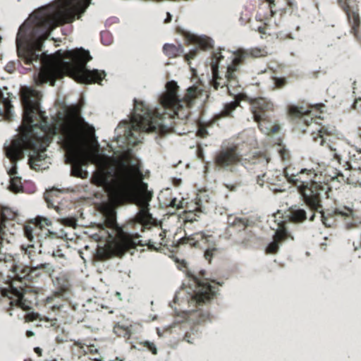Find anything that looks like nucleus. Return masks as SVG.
I'll return each mask as SVG.
<instances>
[{"instance_id": "1", "label": "nucleus", "mask_w": 361, "mask_h": 361, "mask_svg": "<svg viewBox=\"0 0 361 361\" xmlns=\"http://www.w3.org/2000/svg\"><path fill=\"white\" fill-rule=\"evenodd\" d=\"M90 1L56 0L33 11L20 25L16 37L18 55L27 65L39 61V76L44 82H51L54 85L56 79L68 75L78 82L101 84L106 77L104 71L87 68L92 56L82 48L65 52L59 50L54 55L39 54L51 32L56 27L74 21L75 16L84 12Z\"/></svg>"}, {"instance_id": "2", "label": "nucleus", "mask_w": 361, "mask_h": 361, "mask_svg": "<svg viewBox=\"0 0 361 361\" xmlns=\"http://www.w3.org/2000/svg\"><path fill=\"white\" fill-rule=\"evenodd\" d=\"M114 176L115 188L111 199L117 204H135L139 207L136 222L141 228L150 217L149 202L152 192L147 183L143 182L144 176L140 160L130 153L120 158H106L99 166L92 176L95 185H108Z\"/></svg>"}, {"instance_id": "3", "label": "nucleus", "mask_w": 361, "mask_h": 361, "mask_svg": "<svg viewBox=\"0 0 361 361\" xmlns=\"http://www.w3.org/2000/svg\"><path fill=\"white\" fill-rule=\"evenodd\" d=\"M41 96L35 90H27L23 94L24 111L20 136L6 148V157L13 163L23 158L25 150H31L28 161L30 168L36 171L44 168L47 147L59 132L56 125L49 123L45 112L40 109Z\"/></svg>"}, {"instance_id": "4", "label": "nucleus", "mask_w": 361, "mask_h": 361, "mask_svg": "<svg viewBox=\"0 0 361 361\" xmlns=\"http://www.w3.org/2000/svg\"><path fill=\"white\" fill-rule=\"evenodd\" d=\"M166 91L160 97V103L164 111H150L142 102L135 100L134 113L131 118V129L127 135L131 141L135 133H155L164 135L174 131L175 117L181 120L187 119L190 115V108L195 100L201 94V90L196 86L190 87L184 97L180 99L178 92L179 87L173 81L166 85Z\"/></svg>"}, {"instance_id": "5", "label": "nucleus", "mask_w": 361, "mask_h": 361, "mask_svg": "<svg viewBox=\"0 0 361 361\" xmlns=\"http://www.w3.org/2000/svg\"><path fill=\"white\" fill-rule=\"evenodd\" d=\"M294 179V185L297 187L305 204L310 210L318 211L322 206V198L328 197L331 190L328 183L322 182V174H318L314 169H302L296 173L287 171Z\"/></svg>"}, {"instance_id": "6", "label": "nucleus", "mask_w": 361, "mask_h": 361, "mask_svg": "<svg viewBox=\"0 0 361 361\" xmlns=\"http://www.w3.org/2000/svg\"><path fill=\"white\" fill-rule=\"evenodd\" d=\"M63 147L66 151V162L71 164V175L80 178H87L88 173L82 166L86 164L85 155L86 140L79 127L67 125L62 128Z\"/></svg>"}, {"instance_id": "7", "label": "nucleus", "mask_w": 361, "mask_h": 361, "mask_svg": "<svg viewBox=\"0 0 361 361\" xmlns=\"http://www.w3.org/2000/svg\"><path fill=\"white\" fill-rule=\"evenodd\" d=\"M21 248L25 250V254L30 259L31 267L23 264L13 266L12 275L8 276V279L6 281L13 282L15 284L20 283L19 285L25 286H27V282L35 281L43 273L51 276L54 269L49 263L35 264L34 257L36 255V252L33 245H28L26 248L22 245Z\"/></svg>"}, {"instance_id": "8", "label": "nucleus", "mask_w": 361, "mask_h": 361, "mask_svg": "<svg viewBox=\"0 0 361 361\" xmlns=\"http://www.w3.org/2000/svg\"><path fill=\"white\" fill-rule=\"evenodd\" d=\"M223 59L224 56L220 51L212 54L210 66L213 76V86L216 90L226 87L231 95H238L240 93L241 87L239 84L238 75L241 66L235 64V61L233 59L231 63L227 67L224 77H221L219 75V64Z\"/></svg>"}, {"instance_id": "9", "label": "nucleus", "mask_w": 361, "mask_h": 361, "mask_svg": "<svg viewBox=\"0 0 361 361\" xmlns=\"http://www.w3.org/2000/svg\"><path fill=\"white\" fill-rule=\"evenodd\" d=\"M189 286H193V294L190 302L197 306L209 302L216 294V286L209 284L208 279L205 278L206 271H200L198 273L188 272Z\"/></svg>"}, {"instance_id": "10", "label": "nucleus", "mask_w": 361, "mask_h": 361, "mask_svg": "<svg viewBox=\"0 0 361 361\" xmlns=\"http://www.w3.org/2000/svg\"><path fill=\"white\" fill-rule=\"evenodd\" d=\"M317 211L321 214L322 223L326 227H331L336 219H341L343 221L346 228L350 229L356 227L361 224V219L357 216L356 211L346 206L337 207L333 209H326V211ZM313 213L310 217V221L314 219L316 211L311 210Z\"/></svg>"}, {"instance_id": "11", "label": "nucleus", "mask_w": 361, "mask_h": 361, "mask_svg": "<svg viewBox=\"0 0 361 361\" xmlns=\"http://www.w3.org/2000/svg\"><path fill=\"white\" fill-rule=\"evenodd\" d=\"M278 2L276 0H265L259 6L256 20L262 23L257 27L259 33L271 35L279 27L280 20H276Z\"/></svg>"}, {"instance_id": "12", "label": "nucleus", "mask_w": 361, "mask_h": 361, "mask_svg": "<svg viewBox=\"0 0 361 361\" xmlns=\"http://www.w3.org/2000/svg\"><path fill=\"white\" fill-rule=\"evenodd\" d=\"M128 226L118 228L115 240V249L117 252L122 255L131 249L135 248L137 246L148 245L150 250H158L161 245H164L163 242L154 243L150 240L147 243H144L140 240V235L137 233H130L127 231Z\"/></svg>"}, {"instance_id": "13", "label": "nucleus", "mask_w": 361, "mask_h": 361, "mask_svg": "<svg viewBox=\"0 0 361 361\" xmlns=\"http://www.w3.org/2000/svg\"><path fill=\"white\" fill-rule=\"evenodd\" d=\"M243 159L242 154L235 145L223 148L218 151L213 159L214 169L218 171L233 172V169Z\"/></svg>"}, {"instance_id": "14", "label": "nucleus", "mask_w": 361, "mask_h": 361, "mask_svg": "<svg viewBox=\"0 0 361 361\" xmlns=\"http://www.w3.org/2000/svg\"><path fill=\"white\" fill-rule=\"evenodd\" d=\"M182 242L192 247L204 249V257L209 263L219 253L215 238L212 235H205L203 232L195 233L188 238H183Z\"/></svg>"}, {"instance_id": "15", "label": "nucleus", "mask_w": 361, "mask_h": 361, "mask_svg": "<svg viewBox=\"0 0 361 361\" xmlns=\"http://www.w3.org/2000/svg\"><path fill=\"white\" fill-rule=\"evenodd\" d=\"M5 283L6 287H0V293L2 296L11 299V306H18L23 310L31 309V302L25 298V295L30 288L28 286H23L11 281H6Z\"/></svg>"}, {"instance_id": "16", "label": "nucleus", "mask_w": 361, "mask_h": 361, "mask_svg": "<svg viewBox=\"0 0 361 361\" xmlns=\"http://www.w3.org/2000/svg\"><path fill=\"white\" fill-rule=\"evenodd\" d=\"M338 4L345 13L350 32L356 38H359L361 28V16L360 7L356 0H338Z\"/></svg>"}, {"instance_id": "17", "label": "nucleus", "mask_w": 361, "mask_h": 361, "mask_svg": "<svg viewBox=\"0 0 361 361\" xmlns=\"http://www.w3.org/2000/svg\"><path fill=\"white\" fill-rule=\"evenodd\" d=\"M180 33L184 37L187 44H192L197 46L188 54H183L185 61L189 65L190 61L199 54L200 50L207 51L213 48L212 39L207 36H197L185 30H181Z\"/></svg>"}, {"instance_id": "18", "label": "nucleus", "mask_w": 361, "mask_h": 361, "mask_svg": "<svg viewBox=\"0 0 361 361\" xmlns=\"http://www.w3.org/2000/svg\"><path fill=\"white\" fill-rule=\"evenodd\" d=\"M50 225L51 221L49 219L38 216L24 225V235L31 242L35 241V239L39 241L42 238L46 237L49 233L47 226Z\"/></svg>"}, {"instance_id": "19", "label": "nucleus", "mask_w": 361, "mask_h": 361, "mask_svg": "<svg viewBox=\"0 0 361 361\" xmlns=\"http://www.w3.org/2000/svg\"><path fill=\"white\" fill-rule=\"evenodd\" d=\"M250 108L255 121L259 122L267 118V113L274 111V104L265 98L259 97L250 101Z\"/></svg>"}, {"instance_id": "20", "label": "nucleus", "mask_w": 361, "mask_h": 361, "mask_svg": "<svg viewBox=\"0 0 361 361\" xmlns=\"http://www.w3.org/2000/svg\"><path fill=\"white\" fill-rule=\"evenodd\" d=\"M324 105L319 104L315 106H311L307 109H305L304 107H298L295 106H290L288 108V114L292 118H299L302 120L304 123L307 125H309V121L307 119V117L309 116H314L317 117L319 114L322 112V108H324Z\"/></svg>"}, {"instance_id": "21", "label": "nucleus", "mask_w": 361, "mask_h": 361, "mask_svg": "<svg viewBox=\"0 0 361 361\" xmlns=\"http://www.w3.org/2000/svg\"><path fill=\"white\" fill-rule=\"evenodd\" d=\"M276 230L274 235L273 242L270 243L266 249V252L269 254H275L278 252L279 244L286 240L289 237V233L286 227V222L281 221L277 224V228H272Z\"/></svg>"}, {"instance_id": "22", "label": "nucleus", "mask_w": 361, "mask_h": 361, "mask_svg": "<svg viewBox=\"0 0 361 361\" xmlns=\"http://www.w3.org/2000/svg\"><path fill=\"white\" fill-rule=\"evenodd\" d=\"M56 290L46 299V303L51 304L54 299L61 300V297L70 290L71 284L67 276L64 274H60L53 280Z\"/></svg>"}, {"instance_id": "23", "label": "nucleus", "mask_w": 361, "mask_h": 361, "mask_svg": "<svg viewBox=\"0 0 361 361\" xmlns=\"http://www.w3.org/2000/svg\"><path fill=\"white\" fill-rule=\"evenodd\" d=\"M4 90L7 91L8 88L4 87ZM11 94L8 92H6L5 94L0 89V121L4 119L8 121H11L13 116L11 109L13 106L10 100Z\"/></svg>"}, {"instance_id": "24", "label": "nucleus", "mask_w": 361, "mask_h": 361, "mask_svg": "<svg viewBox=\"0 0 361 361\" xmlns=\"http://www.w3.org/2000/svg\"><path fill=\"white\" fill-rule=\"evenodd\" d=\"M110 183L108 185H99V187L109 188L110 189L109 192V200L110 202L103 203L100 207V211L103 214L104 218L108 216H113L114 215H116V212L115 210V207L118 206H121V204H117L113 202L111 199V193L113 192L115 188L114 183V176L111 177Z\"/></svg>"}, {"instance_id": "25", "label": "nucleus", "mask_w": 361, "mask_h": 361, "mask_svg": "<svg viewBox=\"0 0 361 361\" xmlns=\"http://www.w3.org/2000/svg\"><path fill=\"white\" fill-rule=\"evenodd\" d=\"M110 183L108 185H99V187L109 188L110 189L109 192V200L110 202L103 203L100 207V211L103 214L104 218L108 216H113L114 215H116V212L115 210V207L118 206H121V204H117L113 202L111 199V193L113 192L115 188L114 183V176L111 177Z\"/></svg>"}, {"instance_id": "26", "label": "nucleus", "mask_w": 361, "mask_h": 361, "mask_svg": "<svg viewBox=\"0 0 361 361\" xmlns=\"http://www.w3.org/2000/svg\"><path fill=\"white\" fill-rule=\"evenodd\" d=\"M264 56V51L258 48L249 50H238L235 54L233 60L235 64L243 65L245 61L250 58H259Z\"/></svg>"}, {"instance_id": "27", "label": "nucleus", "mask_w": 361, "mask_h": 361, "mask_svg": "<svg viewBox=\"0 0 361 361\" xmlns=\"http://www.w3.org/2000/svg\"><path fill=\"white\" fill-rule=\"evenodd\" d=\"M240 105V102L235 100L224 105V109L218 114L214 116L212 119L208 121L205 126L210 127L217 121L225 117H232V112Z\"/></svg>"}, {"instance_id": "28", "label": "nucleus", "mask_w": 361, "mask_h": 361, "mask_svg": "<svg viewBox=\"0 0 361 361\" xmlns=\"http://www.w3.org/2000/svg\"><path fill=\"white\" fill-rule=\"evenodd\" d=\"M282 177L283 175L280 171L276 170L274 171H269V173L258 175L257 177V183L260 186H263L265 183L274 185L277 184V182L281 180Z\"/></svg>"}, {"instance_id": "29", "label": "nucleus", "mask_w": 361, "mask_h": 361, "mask_svg": "<svg viewBox=\"0 0 361 361\" xmlns=\"http://www.w3.org/2000/svg\"><path fill=\"white\" fill-rule=\"evenodd\" d=\"M16 231L15 226L0 223V245L9 243L13 238Z\"/></svg>"}, {"instance_id": "30", "label": "nucleus", "mask_w": 361, "mask_h": 361, "mask_svg": "<svg viewBox=\"0 0 361 361\" xmlns=\"http://www.w3.org/2000/svg\"><path fill=\"white\" fill-rule=\"evenodd\" d=\"M331 133L325 126H319L318 129L311 133V136L314 142H318L319 145L324 146L326 143L329 146L327 141Z\"/></svg>"}, {"instance_id": "31", "label": "nucleus", "mask_w": 361, "mask_h": 361, "mask_svg": "<svg viewBox=\"0 0 361 361\" xmlns=\"http://www.w3.org/2000/svg\"><path fill=\"white\" fill-rule=\"evenodd\" d=\"M164 54L169 59H174L180 56L184 53V48L181 44H173L166 43L163 46Z\"/></svg>"}, {"instance_id": "32", "label": "nucleus", "mask_w": 361, "mask_h": 361, "mask_svg": "<svg viewBox=\"0 0 361 361\" xmlns=\"http://www.w3.org/2000/svg\"><path fill=\"white\" fill-rule=\"evenodd\" d=\"M133 325H126L124 324L117 323L114 326V332L118 337H123L126 341H128L132 334L133 331Z\"/></svg>"}, {"instance_id": "33", "label": "nucleus", "mask_w": 361, "mask_h": 361, "mask_svg": "<svg viewBox=\"0 0 361 361\" xmlns=\"http://www.w3.org/2000/svg\"><path fill=\"white\" fill-rule=\"evenodd\" d=\"M18 213L9 207H4L1 210L0 223L15 226L13 221L18 218Z\"/></svg>"}, {"instance_id": "34", "label": "nucleus", "mask_w": 361, "mask_h": 361, "mask_svg": "<svg viewBox=\"0 0 361 361\" xmlns=\"http://www.w3.org/2000/svg\"><path fill=\"white\" fill-rule=\"evenodd\" d=\"M257 123L260 130L267 135L274 134L277 133L280 129V127L278 125H271L269 122L267 121V118Z\"/></svg>"}, {"instance_id": "35", "label": "nucleus", "mask_w": 361, "mask_h": 361, "mask_svg": "<svg viewBox=\"0 0 361 361\" xmlns=\"http://www.w3.org/2000/svg\"><path fill=\"white\" fill-rule=\"evenodd\" d=\"M307 219L306 212L302 209H291L290 220L293 223H301Z\"/></svg>"}, {"instance_id": "36", "label": "nucleus", "mask_w": 361, "mask_h": 361, "mask_svg": "<svg viewBox=\"0 0 361 361\" xmlns=\"http://www.w3.org/2000/svg\"><path fill=\"white\" fill-rule=\"evenodd\" d=\"M229 226L239 231H243L248 226V220L244 218L235 217L232 222L229 223Z\"/></svg>"}, {"instance_id": "37", "label": "nucleus", "mask_w": 361, "mask_h": 361, "mask_svg": "<svg viewBox=\"0 0 361 361\" xmlns=\"http://www.w3.org/2000/svg\"><path fill=\"white\" fill-rule=\"evenodd\" d=\"M242 180L240 176H236L235 180L232 182L229 180H226L223 185L231 192H235L238 188L242 185Z\"/></svg>"}, {"instance_id": "38", "label": "nucleus", "mask_w": 361, "mask_h": 361, "mask_svg": "<svg viewBox=\"0 0 361 361\" xmlns=\"http://www.w3.org/2000/svg\"><path fill=\"white\" fill-rule=\"evenodd\" d=\"M21 188L22 185L20 178L18 177L11 178L9 185L10 190L14 192H18L21 190Z\"/></svg>"}, {"instance_id": "39", "label": "nucleus", "mask_w": 361, "mask_h": 361, "mask_svg": "<svg viewBox=\"0 0 361 361\" xmlns=\"http://www.w3.org/2000/svg\"><path fill=\"white\" fill-rule=\"evenodd\" d=\"M279 154L283 162H288L290 159V152L283 145H280L278 150Z\"/></svg>"}, {"instance_id": "40", "label": "nucleus", "mask_w": 361, "mask_h": 361, "mask_svg": "<svg viewBox=\"0 0 361 361\" xmlns=\"http://www.w3.org/2000/svg\"><path fill=\"white\" fill-rule=\"evenodd\" d=\"M193 315L195 317H197V322L198 324L204 322L209 319V314L208 312H202L200 310H196L193 312Z\"/></svg>"}, {"instance_id": "41", "label": "nucleus", "mask_w": 361, "mask_h": 361, "mask_svg": "<svg viewBox=\"0 0 361 361\" xmlns=\"http://www.w3.org/2000/svg\"><path fill=\"white\" fill-rule=\"evenodd\" d=\"M140 344L146 348L149 351H150L153 355L157 354V348L154 343L150 341H144L140 343Z\"/></svg>"}, {"instance_id": "42", "label": "nucleus", "mask_w": 361, "mask_h": 361, "mask_svg": "<svg viewBox=\"0 0 361 361\" xmlns=\"http://www.w3.org/2000/svg\"><path fill=\"white\" fill-rule=\"evenodd\" d=\"M101 42L104 45H109L111 43V36L109 32H101Z\"/></svg>"}, {"instance_id": "43", "label": "nucleus", "mask_w": 361, "mask_h": 361, "mask_svg": "<svg viewBox=\"0 0 361 361\" xmlns=\"http://www.w3.org/2000/svg\"><path fill=\"white\" fill-rule=\"evenodd\" d=\"M355 162L350 159V161H348L345 162V165L348 166L346 169H348L351 171H353V172H358V173H361V168L360 166H358L357 167L355 165Z\"/></svg>"}, {"instance_id": "44", "label": "nucleus", "mask_w": 361, "mask_h": 361, "mask_svg": "<svg viewBox=\"0 0 361 361\" xmlns=\"http://www.w3.org/2000/svg\"><path fill=\"white\" fill-rule=\"evenodd\" d=\"M288 169L290 170V173H296L298 171H295V169L291 166H287L283 170L284 176L287 178L288 181L292 184H294V183H295L294 179L292 178V177L287 173L288 172L287 171Z\"/></svg>"}, {"instance_id": "45", "label": "nucleus", "mask_w": 361, "mask_h": 361, "mask_svg": "<svg viewBox=\"0 0 361 361\" xmlns=\"http://www.w3.org/2000/svg\"><path fill=\"white\" fill-rule=\"evenodd\" d=\"M63 295L61 297V300L59 299H54L51 304H47L53 310H59L63 306Z\"/></svg>"}, {"instance_id": "46", "label": "nucleus", "mask_w": 361, "mask_h": 361, "mask_svg": "<svg viewBox=\"0 0 361 361\" xmlns=\"http://www.w3.org/2000/svg\"><path fill=\"white\" fill-rule=\"evenodd\" d=\"M116 215H114L113 216H108L105 218V223L108 227L114 228L116 226Z\"/></svg>"}, {"instance_id": "47", "label": "nucleus", "mask_w": 361, "mask_h": 361, "mask_svg": "<svg viewBox=\"0 0 361 361\" xmlns=\"http://www.w3.org/2000/svg\"><path fill=\"white\" fill-rule=\"evenodd\" d=\"M274 83L277 88H281L287 84V80L285 78H275Z\"/></svg>"}, {"instance_id": "48", "label": "nucleus", "mask_w": 361, "mask_h": 361, "mask_svg": "<svg viewBox=\"0 0 361 361\" xmlns=\"http://www.w3.org/2000/svg\"><path fill=\"white\" fill-rule=\"evenodd\" d=\"M170 206L172 207H174L177 209L183 208V201L182 200L179 201L176 198H173L170 202Z\"/></svg>"}, {"instance_id": "49", "label": "nucleus", "mask_w": 361, "mask_h": 361, "mask_svg": "<svg viewBox=\"0 0 361 361\" xmlns=\"http://www.w3.org/2000/svg\"><path fill=\"white\" fill-rule=\"evenodd\" d=\"M196 216H197L196 214H195L192 212L190 211L188 212H186L185 213V221H190V222H193L194 221H197Z\"/></svg>"}, {"instance_id": "50", "label": "nucleus", "mask_w": 361, "mask_h": 361, "mask_svg": "<svg viewBox=\"0 0 361 361\" xmlns=\"http://www.w3.org/2000/svg\"><path fill=\"white\" fill-rule=\"evenodd\" d=\"M192 335H195V334L192 331L185 333L184 336V340L189 343H192V340H194L195 338H192Z\"/></svg>"}, {"instance_id": "51", "label": "nucleus", "mask_w": 361, "mask_h": 361, "mask_svg": "<svg viewBox=\"0 0 361 361\" xmlns=\"http://www.w3.org/2000/svg\"><path fill=\"white\" fill-rule=\"evenodd\" d=\"M16 162H17V161H16V162L13 163V162L11 161V163L13 164V166H12V168H11V169L9 170V171H8V173H9V175H11V176H13V175H15V174H16V173H17V167H16Z\"/></svg>"}, {"instance_id": "52", "label": "nucleus", "mask_w": 361, "mask_h": 361, "mask_svg": "<svg viewBox=\"0 0 361 361\" xmlns=\"http://www.w3.org/2000/svg\"><path fill=\"white\" fill-rule=\"evenodd\" d=\"M198 133L202 137H205L207 135V134H208L207 130L205 128H200L199 129Z\"/></svg>"}, {"instance_id": "53", "label": "nucleus", "mask_w": 361, "mask_h": 361, "mask_svg": "<svg viewBox=\"0 0 361 361\" xmlns=\"http://www.w3.org/2000/svg\"><path fill=\"white\" fill-rule=\"evenodd\" d=\"M171 18H172V16L170 14V13L167 12L166 13V19L164 20V23H169L171 21Z\"/></svg>"}, {"instance_id": "54", "label": "nucleus", "mask_w": 361, "mask_h": 361, "mask_svg": "<svg viewBox=\"0 0 361 361\" xmlns=\"http://www.w3.org/2000/svg\"><path fill=\"white\" fill-rule=\"evenodd\" d=\"M331 149L332 151H334V152H335V151H336V149H331ZM334 159H336L338 161V163H340V164H341V159L340 155H338L336 152H334Z\"/></svg>"}, {"instance_id": "55", "label": "nucleus", "mask_w": 361, "mask_h": 361, "mask_svg": "<svg viewBox=\"0 0 361 361\" xmlns=\"http://www.w3.org/2000/svg\"><path fill=\"white\" fill-rule=\"evenodd\" d=\"M34 350L39 356L42 355V350L40 348L36 347L34 348Z\"/></svg>"}, {"instance_id": "56", "label": "nucleus", "mask_w": 361, "mask_h": 361, "mask_svg": "<svg viewBox=\"0 0 361 361\" xmlns=\"http://www.w3.org/2000/svg\"><path fill=\"white\" fill-rule=\"evenodd\" d=\"M85 126H89L87 123H85ZM88 128H89L88 133H90V135L94 134V128L92 127H88Z\"/></svg>"}, {"instance_id": "57", "label": "nucleus", "mask_w": 361, "mask_h": 361, "mask_svg": "<svg viewBox=\"0 0 361 361\" xmlns=\"http://www.w3.org/2000/svg\"><path fill=\"white\" fill-rule=\"evenodd\" d=\"M34 335V333L31 331H27L26 332V336L27 337H30V336H32Z\"/></svg>"}, {"instance_id": "58", "label": "nucleus", "mask_w": 361, "mask_h": 361, "mask_svg": "<svg viewBox=\"0 0 361 361\" xmlns=\"http://www.w3.org/2000/svg\"><path fill=\"white\" fill-rule=\"evenodd\" d=\"M51 192H52V191H50V192H47L46 195H46L45 196V200H46V201L47 202H49V200L48 197L49 196L50 193H51Z\"/></svg>"}, {"instance_id": "59", "label": "nucleus", "mask_w": 361, "mask_h": 361, "mask_svg": "<svg viewBox=\"0 0 361 361\" xmlns=\"http://www.w3.org/2000/svg\"><path fill=\"white\" fill-rule=\"evenodd\" d=\"M27 317L28 318V319H29L30 321H33L34 319H35V318L34 317V315H33V314H32V315L28 314V315L27 316Z\"/></svg>"}, {"instance_id": "60", "label": "nucleus", "mask_w": 361, "mask_h": 361, "mask_svg": "<svg viewBox=\"0 0 361 361\" xmlns=\"http://www.w3.org/2000/svg\"><path fill=\"white\" fill-rule=\"evenodd\" d=\"M159 236L161 237V240H164V237H165V234L164 232H160L159 233Z\"/></svg>"}, {"instance_id": "61", "label": "nucleus", "mask_w": 361, "mask_h": 361, "mask_svg": "<svg viewBox=\"0 0 361 361\" xmlns=\"http://www.w3.org/2000/svg\"><path fill=\"white\" fill-rule=\"evenodd\" d=\"M8 69H11V67H8V66H6V71L10 72V71Z\"/></svg>"}, {"instance_id": "62", "label": "nucleus", "mask_w": 361, "mask_h": 361, "mask_svg": "<svg viewBox=\"0 0 361 361\" xmlns=\"http://www.w3.org/2000/svg\"><path fill=\"white\" fill-rule=\"evenodd\" d=\"M8 69H11V67H8V66H6V71L10 72V71Z\"/></svg>"}, {"instance_id": "63", "label": "nucleus", "mask_w": 361, "mask_h": 361, "mask_svg": "<svg viewBox=\"0 0 361 361\" xmlns=\"http://www.w3.org/2000/svg\"><path fill=\"white\" fill-rule=\"evenodd\" d=\"M139 142V140H135V141H134V145H135V144H136L137 142Z\"/></svg>"}, {"instance_id": "64", "label": "nucleus", "mask_w": 361, "mask_h": 361, "mask_svg": "<svg viewBox=\"0 0 361 361\" xmlns=\"http://www.w3.org/2000/svg\"><path fill=\"white\" fill-rule=\"evenodd\" d=\"M114 361H121V360H119L118 359H116Z\"/></svg>"}]
</instances>
